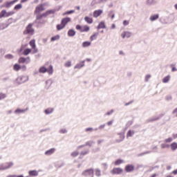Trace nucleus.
I'll return each instance as SVG.
<instances>
[{
  "instance_id": "09e8293b",
  "label": "nucleus",
  "mask_w": 177,
  "mask_h": 177,
  "mask_svg": "<svg viewBox=\"0 0 177 177\" xmlns=\"http://www.w3.org/2000/svg\"><path fill=\"white\" fill-rule=\"evenodd\" d=\"M68 131L67 129H60L59 133H67Z\"/></svg>"
},
{
  "instance_id": "e433bc0d",
  "label": "nucleus",
  "mask_w": 177,
  "mask_h": 177,
  "mask_svg": "<svg viewBox=\"0 0 177 177\" xmlns=\"http://www.w3.org/2000/svg\"><path fill=\"white\" fill-rule=\"evenodd\" d=\"M44 112H45V114H47V115L52 114L53 113V109L48 108V109H46L44 111Z\"/></svg>"
},
{
  "instance_id": "58836bf2",
  "label": "nucleus",
  "mask_w": 177,
  "mask_h": 177,
  "mask_svg": "<svg viewBox=\"0 0 177 177\" xmlns=\"http://www.w3.org/2000/svg\"><path fill=\"white\" fill-rule=\"evenodd\" d=\"M146 3L149 6L154 5V3H156V0H147Z\"/></svg>"
},
{
  "instance_id": "bb28decb",
  "label": "nucleus",
  "mask_w": 177,
  "mask_h": 177,
  "mask_svg": "<svg viewBox=\"0 0 177 177\" xmlns=\"http://www.w3.org/2000/svg\"><path fill=\"white\" fill-rule=\"evenodd\" d=\"M84 21H86V23H88V24H92L93 23V19L89 17H85Z\"/></svg>"
},
{
  "instance_id": "4d7b16f0",
  "label": "nucleus",
  "mask_w": 177,
  "mask_h": 177,
  "mask_svg": "<svg viewBox=\"0 0 177 177\" xmlns=\"http://www.w3.org/2000/svg\"><path fill=\"white\" fill-rule=\"evenodd\" d=\"M114 113V110H111L110 111H108L106 113V115H111L112 113Z\"/></svg>"
},
{
  "instance_id": "338daca9",
  "label": "nucleus",
  "mask_w": 177,
  "mask_h": 177,
  "mask_svg": "<svg viewBox=\"0 0 177 177\" xmlns=\"http://www.w3.org/2000/svg\"><path fill=\"white\" fill-rule=\"evenodd\" d=\"M113 122H114V120H111L107 122V125L110 127L111 125H113Z\"/></svg>"
},
{
  "instance_id": "0eeeda50",
  "label": "nucleus",
  "mask_w": 177,
  "mask_h": 177,
  "mask_svg": "<svg viewBox=\"0 0 177 177\" xmlns=\"http://www.w3.org/2000/svg\"><path fill=\"white\" fill-rule=\"evenodd\" d=\"M13 15H15L13 11L7 12L6 10H3L0 12V19H2V17H9L10 16H13Z\"/></svg>"
},
{
  "instance_id": "6e6552de",
  "label": "nucleus",
  "mask_w": 177,
  "mask_h": 177,
  "mask_svg": "<svg viewBox=\"0 0 177 177\" xmlns=\"http://www.w3.org/2000/svg\"><path fill=\"white\" fill-rule=\"evenodd\" d=\"M93 169H86L82 172L83 176L93 177Z\"/></svg>"
},
{
  "instance_id": "f03ea898",
  "label": "nucleus",
  "mask_w": 177,
  "mask_h": 177,
  "mask_svg": "<svg viewBox=\"0 0 177 177\" xmlns=\"http://www.w3.org/2000/svg\"><path fill=\"white\" fill-rule=\"evenodd\" d=\"M39 73L41 74H45V73H48L50 75L53 74V66L50 65L48 68H46V66H41L39 68Z\"/></svg>"
},
{
  "instance_id": "603ef678",
  "label": "nucleus",
  "mask_w": 177,
  "mask_h": 177,
  "mask_svg": "<svg viewBox=\"0 0 177 177\" xmlns=\"http://www.w3.org/2000/svg\"><path fill=\"white\" fill-rule=\"evenodd\" d=\"M93 145H95L93 141H88L86 143V146H93Z\"/></svg>"
},
{
  "instance_id": "2eb2a0df",
  "label": "nucleus",
  "mask_w": 177,
  "mask_h": 177,
  "mask_svg": "<svg viewBox=\"0 0 177 177\" xmlns=\"http://www.w3.org/2000/svg\"><path fill=\"white\" fill-rule=\"evenodd\" d=\"M56 153V148H51L45 151V156H52V154H55Z\"/></svg>"
},
{
  "instance_id": "0e129e2a",
  "label": "nucleus",
  "mask_w": 177,
  "mask_h": 177,
  "mask_svg": "<svg viewBox=\"0 0 177 177\" xmlns=\"http://www.w3.org/2000/svg\"><path fill=\"white\" fill-rule=\"evenodd\" d=\"M165 99H166V100H168V101L171 100H172V96L167 95V96H166Z\"/></svg>"
},
{
  "instance_id": "7ed1b4c3",
  "label": "nucleus",
  "mask_w": 177,
  "mask_h": 177,
  "mask_svg": "<svg viewBox=\"0 0 177 177\" xmlns=\"http://www.w3.org/2000/svg\"><path fill=\"white\" fill-rule=\"evenodd\" d=\"M28 81V76L22 75L18 77L14 82L15 85H21V84H24V82H27Z\"/></svg>"
},
{
  "instance_id": "a878e982",
  "label": "nucleus",
  "mask_w": 177,
  "mask_h": 177,
  "mask_svg": "<svg viewBox=\"0 0 177 177\" xmlns=\"http://www.w3.org/2000/svg\"><path fill=\"white\" fill-rule=\"evenodd\" d=\"M9 27V24H5V23H0V31H2V30H6V28H8Z\"/></svg>"
},
{
  "instance_id": "aec40b11",
  "label": "nucleus",
  "mask_w": 177,
  "mask_h": 177,
  "mask_svg": "<svg viewBox=\"0 0 177 177\" xmlns=\"http://www.w3.org/2000/svg\"><path fill=\"white\" fill-rule=\"evenodd\" d=\"M52 84H53V81H52V80H48L46 81L45 88L46 89H50V88H52Z\"/></svg>"
},
{
  "instance_id": "4be33fe9",
  "label": "nucleus",
  "mask_w": 177,
  "mask_h": 177,
  "mask_svg": "<svg viewBox=\"0 0 177 177\" xmlns=\"http://www.w3.org/2000/svg\"><path fill=\"white\" fill-rule=\"evenodd\" d=\"M158 17H160L158 14H154L149 17V20L150 21H156V20H158Z\"/></svg>"
},
{
  "instance_id": "f257e3e1",
  "label": "nucleus",
  "mask_w": 177,
  "mask_h": 177,
  "mask_svg": "<svg viewBox=\"0 0 177 177\" xmlns=\"http://www.w3.org/2000/svg\"><path fill=\"white\" fill-rule=\"evenodd\" d=\"M29 45L31 47L30 48H25L23 51V55L24 56H28L30 53H32L34 55L35 53H38V48H37V45L35 44V40L32 39L29 42Z\"/></svg>"
},
{
  "instance_id": "c9c22d12",
  "label": "nucleus",
  "mask_w": 177,
  "mask_h": 177,
  "mask_svg": "<svg viewBox=\"0 0 177 177\" xmlns=\"http://www.w3.org/2000/svg\"><path fill=\"white\" fill-rule=\"evenodd\" d=\"M23 8V5L21 3L17 4L14 10H20V9Z\"/></svg>"
},
{
  "instance_id": "6e6d98bb",
  "label": "nucleus",
  "mask_w": 177,
  "mask_h": 177,
  "mask_svg": "<svg viewBox=\"0 0 177 177\" xmlns=\"http://www.w3.org/2000/svg\"><path fill=\"white\" fill-rule=\"evenodd\" d=\"M76 29L79 30L80 31H81V32H82V26H81L80 25H77L76 26Z\"/></svg>"
},
{
  "instance_id": "cd10ccee",
  "label": "nucleus",
  "mask_w": 177,
  "mask_h": 177,
  "mask_svg": "<svg viewBox=\"0 0 177 177\" xmlns=\"http://www.w3.org/2000/svg\"><path fill=\"white\" fill-rule=\"evenodd\" d=\"M162 81L163 84H167V82H169V81H171V75H168L167 76L165 77Z\"/></svg>"
},
{
  "instance_id": "052dcab7",
  "label": "nucleus",
  "mask_w": 177,
  "mask_h": 177,
  "mask_svg": "<svg viewBox=\"0 0 177 177\" xmlns=\"http://www.w3.org/2000/svg\"><path fill=\"white\" fill-rule=\"evenodd\" d=\"M66 12H67V14H68V15H73V13H75V10H71L66 11Z\"/></svg>"
},
{
  "instance_id": "c756f323",
  "label": "nucleus",
  "mask_w": 177,
  "mask_h": 177,
  "mask_svg": "<svg viewBox=\"0 0 177 177\" xmlns=\"http://www.w3.org/2000/svg\"><path fill=\"white\" fill-rule=\"evenodd\" d=\"M97 28V30H100V28H106V24L104 23V21L100 22Z\"/></svg>"
},
{
  "instance_id": "dca6fc26",
  "label": "nucleus",
  "mask_w": 177,
  "mask_h": 177,
  "mask_svg": "<svg viewBox=\"0 0 177 177\" xmlns=\"http://www.w3.org/2000/svg\"><path fill=\"white\" fill-rule=\"evenodd\" d=\"M107 0H93L91 3V6H95V5H97L99 3H103L104 2H106Z\"/></svg>"
},
{
  "instance_id": "a19ab883",
  "label": "nucleus",
  "mask_w": 177,
  "mask_h": 177,
  "mask_svg": "<svg viewBox=\"0 0 177 177\" xmlns=\"http://www.w3.org/2000/svg\"><path fill=\"white\" fill-rule=\"evenodd\" d=\"M88 153H89V150H88V149L82 151L80 153V158L82 157V156H86V154H88Z\"/></svg>"
},
{
  "instance_id": "bf43d9fd",
  "label": "nucleus",
  "mask_w": 177,
  "mask_h": 177,
  "mask_svg": "<svg viewBox=\"0 0 177 177\" xmlns=\"http://www.w3.org/2000/svg\"><path fill=\"white\" fill-rule=\"evenodd\" d=\"M93 131V129L92 127H88L86 129V132H92Z\"/></svg>"
},
{
  "instance_id": "20e7f679",
  "label": "nucleus",
  "mask_w": 177,
  "mask_h": 177,
  "mask_svg": "<svg viewBox=\"0 0 177 177\" xmlns=\"http://www.w3.org/2000/svg\"><path fill=\"white\" fill-rule=\"evenodd\" d=\"M15 165L13 162H7L5 163H2L0 165V171H6V169H9L12 168Z\"/></svg>"
},
{
  "instance_id": "2f4dec72",
  "label": "nucleus",
  "mask_w": 177,
  "mask_h": 177,
  "mask_svg": "<svg viewBox=\"0 0 177 177\" xmlns=\"http://www.w3.org/2000/svg\"><path fill=\"white\" fill-rule=\"evenodd\" d=\"M76 34L75 30L71 29L68 31V37H74Z\"/></svg>"
},
{
  "instance_id": "f8f14e48",
  "label": "nucleus",
  "mask_w": 177,
  "mask_h": 177,
  "mask_svg": "<svg viewBox=\"0 0 177 177\" xmlns=\"http://www.w3.org/2000/svg\"><path fill=\"white\" fill-rule=\"evenodd\" d=\"M85 66V60L80 62L74 66L75 70H80Z\"/></svg>"
},
{
  "instance_id": "39448f33",
  "label": "nucleus",
  "mask_w": 177,
  "mask_h": 177,
  "mask_svg": "<svg viewBox=\"0 0 177 177\" xmlns=\"http://www.w3.org/2000/svg\"><path fill=\"white\" fill-rule=\"evenodd\" d=\"M34 28H32V24H29L27 26L26 30L24 31V34L29 35H34Z\"/></svg>"
},
{
  "instance_id": "774afa93",
  "label": "nucleus",
  "mask_w": 177,
  "mask_h": 177,
  "mask_svg": "<svg viewBox=\"0 0 177 177\" xmlns=\"http://www.w3.org/2000/svg\"><path fill=\"white\" fill-rule=\"evenodd\" d=\"M172 136L174 139H177V133H173Z\"/></svg>"
},
{
  "instance_id": "5701e85b",
  "label": "nucleus",
  "mask_w": 177,
  "mask_h": 177,
  "mask_svg": "<svg viewBox=\"0 0 177 177\" xmlns=\"http://www.w3.org/2000/svg\"><path fill=\"white\" fill-rule=\"evenodd\" d=\"M28 175L30 176H38L39 171L37 170H30L28 171Z\"/></svg>"
},
{
  "instance_id": "393cba45",
  "label": "nucleus",
  "mask_w": 177,
  "mask_h": 177,
  "mask_svg": "<svg viewBox=\"0 0 177 177\" xmlns=\"http://www.w3.org/2000/svg\"><path fill=\"white\" fill-rule=\"evenodd\" d=\"M72 66H73V62L70 59L67 60L64 63V67H66V68H70V67H71Z\"/></svg>"
},
{
  "instance_id": "864d4df0",
  "label": "nucleus",
  "mask_w": 177,
  "mask_h": 177,
  "mask_svg": "<svg viewBox=\"0 0 177 177\" xmlns=\"http://www.w3.org/2000/svg\"><path fill=\"white\" fill-rule=\"evenodd\" d=\"M5 97H6V94L0 93V100H2V99H5Z\"/></svg>"
},
{
  "instance_id": "4c0bfd02",
  "label": "nucleus",
  "mask_w": 177,
  "mask_h": 177,
  "mask_svg": "<svg viewBox=\"0 0 177 177\" xmlns=\"http://www.w3.org/2000/svg\"><path fill=\"white\" fill-rule=\"evenodd\" d=\"M121 164H124V160L122 159H118L115 162V165H121Z\"/></svg>"
},
{
  "instance_id": "6ab92c4d",
  "label": "nucleus",
  "mask_w": 177,
  "mask_h": 177,
  "mask_svg": "<svg viewBox=\"0 0 177 177\" xmlns=\"http://www.w3.org/2000/svg\"><path fill=\"white\" fill-rule=\"evenodd\" d=\"M70 21H71V18H70V17H65L61 20V23L64 24L65 26H67V24H68V23H70Z\"/></svg>"
},
{
  "instance_id": "a18cd8bd",
  "label": "nucleus",
  "mask_w": 177,
  "mask_h": 177,
  "mask_svg": "<svg viewBox=\"0 0 177 177\" xmlns=\"http://www.w3.org/2000/svg\"><path fill=\"white\" fill-rule=\"evenodd\" d=\"M109 17H111V19H114V17H115V14H114V12L113 11H111L109 13Z\"/></svg>"
},
{
  "instance_id": "c03bdc74",
  "label": "nucleus",
  "mask_w": 177,
  "mask_h": 177,
  "mask_svg": "<svg viewBox=\"0 0 177 177\" xmlns=\"http://www.w3.org/2000/svg\"><path fill=\"white\" fill-rule=\"evenodd\" d=\"M97 35H99L98 33H95L93 35H91L90 37L91 41H93V40L96 39V37H97Z\"/></svg>"
},
{
  "instance_id": "5fc2aeb1",
  "label": "nucleus",
  "mask_w": 177,
  "mask_h": 177,
  "mask_svg": "<svg viewBox=\"0 0 177 177\" xmlns=\"http://www.w3.org/2000/svg\"><path fill=\"white\" fill-rule=\"evenodd\" d=\"M150 153H151V151H147L145 152H143L142 153H140L139 154L138 156H145V154H150Z\"/></svg>"
},
{
  "instance_id": "423d86ee",
  "label": "nucleus",
  "mask_w": 177,
  "mask_h": 177,
  "mask_svg": "<svg viewBox=\"0 0 177 177\" xmlns=\"http://www.w3.org/2000/svg\"><path fill=\"white\" fill-rule=\"evenodd\" d=\"M17 2H19V0H13L12 1H6L4 3L0 6L1 9H3V8H9L12 5H15Z\"/></svg>"
},
{
  "instance_id": "680f3d73",
  "label": "nucleus",
  "mask_w": 177,
  "mask_h": 177,
  "mask_svg": "<svg viewBox=\"0 0 177 177\" xmlns=\"http://www.w3.org/2000/svg\"><path fill=\"white\" fill-rule=\"evenodd\" d=\"M21 70H22V71H26V70H27V66H26V65L21 66Z\"/></svg>"
},
{
  "instance_id": "ddd939ff",
  "label": "nucleus",
  "mask_w": 177,
  "mask_h": 177,
  "mask_svg": "<svg viewBox=\"0 0 177 177\" xmlns=\"http://www.w3.org/2000/svg\"><path fill=\"white\" fill-rule=\"evenodd\" d=\"M132 32L129 31H124L121 34L122 38L124 39L125 38H131Z\"/></svg>"
},
{
  "instance_id": "72a5a7b5",
  "label": "nucleus",
  "mask_w": 177,
  "mask_h": 177,
  "mask_svg": "<svg viewBox=\"0 0 177 177\" xmlns=\"http://www.w3.org/2000/svg\"><path fill=\"white\" fill-rule=\"evenodd\" d=\"M135 135V131H132V130H129L128 132H127V138H131V136H134Z\"/></svg>"
},
{
  "instance_id": "1a4fd4ad",
  "label": "nucleus",
  "mask_w": 177,
  "mask_h": 177,
  "mask_svg": "<svg viewBox=\"0 0 177 177\" xmlns=\"http://www.w3.org/2000/svg\"><path fill=\"white\" fill-rule=\"evenodd\" d=\"M123 171L124 170L120 167H115L111 171V174H112V175H120L122 174Z\"/></svg>"
},
{
  "instance_id": "69168bd1",
  "label": "nucleus",
  "mask_w": 177,
  "mask_h": 177,
  "mask_svg": "<svg viewBox=\"0 0 177 177\" xmlns=\"http://www.w3.org/2000/svg\"><path fill=\"white\" fill-rule=\"evenodd\" d=\"M120 135L121 138L120 140H124V139H125V135L124 133H120Z\"/></svg>"
},
{
  "instance_id": "a211bd4d",
  "label": "nucleus",
  "mask_w": 177,
  "mask_h": 177,
  "mask_svg": "<svg viewBox=\"0 0 177 177\" xmlns=\"http://www.w3.org/2000/svg\"><path fill=\"white\" fill-rule=\"evenodd\" d=\"M135 169V166L132 165H129L125 167L126 172H132Z\"/></svg>"
},
{
  "instance_id": "de8ad7c7",
  "label": "nucleus",
  "mask_w": 177,
  "mask_h": 177,
  "mask_svg": "<svg viewBox=\"0 0 177 177\" xmlns=\"http://www.w3.org/2000/svg\"><path fill=\"white\" fill-rule=\"evenodd\" d=\"M150 78H151V75H145V82H149V80H150Z\"/></svg>"
},
{
  "instance_id": "ea45409f",
  "label": "nucleus",
  "mask_w": 177,
  "mask_h": 177,
  "mask_svg": "<svg viewBox=\"0 0 177 177\" xmlns=\"http://www.w3.org/2000/svg\"><path fill=\"white\" fill-rule=\"evenodd\" d=\"M95 175L96 176H101L102 175V171H100V169H95Z\"/></svg>"
},
{
  "instance_id": "13d9d810",
  "label": "nucleus",
  "mask_w": 177,
  "mask_h": 177,
  "mask_svg": "<svg viewBox=\"0 0 177 177\" xmlns=\"http://www.w3.org/2000/svg\"><path fill=\"white\" fill-rule=\"evenodd\" d=\"M42 17H42V15L38 14L37 15V20H41V19H42Z\"/></svg>"
},
{
  "instance_id": "9b49d317",
  "label": "nucleus",
  "mask_w": 177,
  "mask_h": 177,
  "mask_svg": "<svg viewBox=\"0 0 177 177\" xmlns=\"http://www.w3.org/2000/svg\"><path fill=\"white\" fill-rule=\"evenodd\" d=\"M19 63H26V64H28V63H30L31 59L30 57H28L26 58L25 57H21L19 59Z\"/></svg>"
},
{
  "instance_id": "79ce46f5",
  "label": "nucleus",
  "mask_w": 177,
  "mask_h": 177,
  "mask_svg": "<svg viewBox=\"0 0 177 177\" xmlns=\"http://www.w3.org/2000/svg\"><path fill=\"white\" fill-rule=\"evenodd\" d=\"M161 149H169V145L166 144V143H162L160 145Z\"/></svg>"
},
{
  "instance_id": "9d476101",
  "label": "nucleus",
  "mask_w": 177,
  "mask_h": 177,
  "mask_svg": "<svg viewBox=\"0 0 177 177\" xmlns=\"http://www.w3.org/2000/svg\"><path fill=\"white\" fill-rule=\"evenodd\" d=\"M84 145L78 146L77 148V150L71 152V156L73 157V158H75V157H78V156H80V151L78 150H80V149H81L82 147H84Z\"/></svg>"
},
{
  "instance_id": "4468645a",
  "label": "nucleus",
  "mask_w": 177,
  "mask_h": 177,
  "mask_svg": "<svg viewBox=\"0 0 177 177\" xmlns=\"http://www.w3.org/2000/svg\"><path fill=\"white\" fill-rule=\"evenodd\" d=\"M43 10H45V8H44V5L40 4L36 7L35 13H41V12H43Z\"/></svg>"
},
{
  "instance_id": "7c9ffc66",
  "label": "nucleus",
  "mask_w": 177,
  "mask_h": 177,
  "mask_svg": "<svg viewBox=\"0 0 177 177\" xmlns=\"http://www.w3.org/2000/svg\"><path fill=\"white\" fill-rule=\"evenodd\" d=\"M64 27H66V26L62 22H61L59 24L57 25V30L58 31H60V30H63V28H64Z\"/></svg>"
},
{
  "instance_id": "412c9836",
  "label": "nucleus",
  "mask_w": 177,
  "mask_h": 177,
  "mask_svg": "<svg viewBox=\"0 0 177 177\" xmlns=\"http://www.w3.org/2000/svg\"><path fill=\"white\" fill-rule=\"evenodd\" d=\"M26 111H28V108H26L25 109H17V110L15 111V113L24 114V113H26Z\"/></svg>"
},
{
  "instance_id": "c85d7f7f",
  "label": "nucleus",
  "mask_w": 177,
  "mask_h": 177,
  "mask_svg": "<svg viewBox=\"0 0 177 177\" xmlns=\"http://www.w3.org/2000/svg\"><path fill=\"white\" fill-rule=\"evenodd\" d=\"M91 45H92V42L91 41H84L82 44V48H88V46H91Z\"/></svg>"
},
{
  "instance_id": "473e14b6",
  "label": "nucleus",
  "mask_w": 177,
  "mask_h": 177,
  "mask_svg": "<svg viewBox=\"0 0 177 177\" xmlns=\"http://www.w3.org/2000/svg\"><path fill=\"white\" fill-rule=\"evenodd\" d=\"M13 70L15 71H19V70H21V66L19 64H15L13 66Z\"/></svg>"
},
{
  "instance_id": "e2e57ef3",
  "label": "nucleus",
  "mask_w": 177,
  "mask_h": 177,
  "mask_svg": "<svg viewBox=\"0 0 177 177\" xmlns=\"http://www.w3.org/2000/svg\"><path fill=\"white\" fill-rule=\"evenodd\" d=\"M128 24H129V21H123V26H128Z\"/></svg>"
},
{
  "instance_id": "37998d69",
  "label": "nucleus",
  "mask_w": 177,
  "mask_h": 177,
  "mask_svg": "<svg viewBox=\"0 0 177 177\" xmlns=\"http://www.w3.org/2000/svg\"><path fill=\"white\" fill-rule=\"evenodd\" d=\"M58 39H60V36L59 35H56V36H54V37H51L52 42H53L55 41H57Z\"/></svg>"
},
{
  "instance_id": "f3484780",
  "label": "nucleus",
  "mask_w": 177,
  "mask_h": 177,
  "mask_svg": "<svg viewBox=\"0 0 177 177\" xmlns=\"http://www.w3.org/2000/svg\"><path fill=\"white\" fill-rule=\"evenodd\" d=\"M102 13H103V10H96L93 12V17L97 18Z\"/></svg>"
},
{
  "instance_id": "b1692460",
  "label": "nucleus",
  "mask_w": 177,
  "mask_h": 177,
  "mask_svg": "<svg viewBox=\"0 0 177 177\" xmlns=\"http://www.w3.org/2000/svg\"><path fill=\"white\" fill-rule=\"evenodd\" d=\"M170 149L172 151H175L176 150H177V142H172L170 145Z\"/></svg>"
},
{
  "instance_id": "8fccbe9b",
  "label": "nucleus",
  "mask_w": 177,
  "mask_h": 177,
  "mask_svg": "<svg viewBox=\"0 0 177 177\" xmlns=\"http://www.w3.org/2000/svg\"><path fill=\"white\" fill-rule=\"evenodd\" d=\"M5 59H13V55L12 54H8L5 55Z\"/></svg>"
},
{
  "instance_id": "3c124183",
  "label": "nucleus",
  "mask_w": 177,
  "mask_h": 177,
  "mask_svg": "<svg viewBox=\"0 0 177 177\" xmlns=\"http://www.w3.org/2000/svg\"><path fill=\"white\" fill-rule=\"evenodd\" d=\"M47 15H53V13H55L56 12V10H47Z\"/></svg>"
},
{
  "instance_id": "49530a36",
  "label": "nucleus",
  "mask_w": 177,
  "mask_h": 177,
  "mask_svg": "<svg viewBox=\"0 0 177 177\" xmlns=\"http://www.w3.org/2000/svg\"><path fill=\"white\" fill-rule=\"evenodd\" d=\"M172 140H174V139L172 138V137H169L168 138H166L165 140V143H171V142H172Z\"/></svg>"
},
{
  "instance_id": "f704fd0d",
  "label": "nucleus",
  "mask_w": 177,
  "mask_h": 177,
  "mask_svg": "<svg viewBox=\"0 0 177 177\" xmlns=\"http://www.w3.org/2000/svg\"><path fill=\"white\" fill-rule=\"evenodd\" d=\"M90 28L88 26H84L82 28V32H88L89 31Z\"/></svg>"
}]
</instances>
